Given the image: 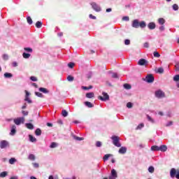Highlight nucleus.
Returning a JSON list of instances; mask_svg holds the SVG:
<instances>
[{"label":"nucleus","instance_id":"obj_41","mask_svg":"<svg viewBox=\"0 0 179 179\" xmlns=\"http://www.w3.org/2000/svg\"><path fill=\"white\" fill-rule=\"evenodd\" d=\"M153 55L155 58H160V54L157 52H154Z\"/></svg>","mask_w":179,"mask_h":179},{"label":"nucleus","instance_id":"obj_56","mask_svg":"<svg viewBox=\"0 0 179 179\" xmlns=\"http://www.w3.org/2000/svg\"><path fill=\"white\" fill-rule=\"evenodd\" d=\"M22 114L24 115H29V111L22 110Z\"/></svg>","mask_w":179,"mask_h":179},{"label":"nucleus","instance_id":"obj_37","mask_svg":"<svg viewBox=\"0 0 179 179\" xmlns=\"http://www.w3.org/2000/svg\"><path fill=\"white\" fill-rule=\"evenodd\" d=\"M148 171H149V173H155V167H153V166H150V167L148 168Z\"/></svg>","mask_w":179,"mask_h":179},{"label":"nucleus","instance_id":"obj_43","mask_svg":"<svg viewBox=\"0 0 179 179\" xmlns=\"http://www.w3.org/2000/svg\"><path fill=\"white\" fill-rule=\"evenodd\" d=\"M73 79H74V78H73V76H69L67 77V80H68L69 82H73Z\"/></svg>","mask_w":179,"mask_h":179},{"label":"nucleus","instance_id":"obj_7","mask_svg":"<svg viewBox=\"0 0 179 179\" xmlns=\"http://www.w3.org/2000/svg\"><path fill=\"white\" fill-rule=\"evenodd\" d=\"M102 94H103V96H98L99 100H101V101H106V100L110 99V96H108V93L103 92Z\"/></svg>","mask_w":179,"mask_h":179},{"label":"nucleus","instance_id":"obj_64","mask_svg":"<svg viewBox=\"0 0 179 179\" xmlns=\"http://www.w3.org/2000/svg\"><path fill=\"white\" fill-rule=\"evenodd\" d=\"M10 179H19V177H17V176H13Z\"/></svg>","mask_w":179,"mask_h":179},{"label":"nucleus","instance_id":"obj_25","mask_svg":"<svg viewBox=\"0 0 179 179\" xmlns=\"http://www.w3.org/2000/svg\"><path fill=\"white\" fill-rule=\"evenodd\" d=\"M73 139H75V141H83L85 138L83 137H78V136L76 135H72Z\"/></svg>","mask_w":179,"mask_h":179},{"label":"nucleus","instance_id":"obj_22","mask_svg":"<svg viewBox=\"0 0 179 179\" xmlns=\"http://www.w3.org/2000/svg\"><path fill=\"white\" fill-rule=\"evenodd\" d=\"M158 23L159 24H161V26H162L163 24H164V23H166V20H164V18H159Z\"/></svg>","mask_w":179,"mask_h":179},{"label":"nucleus","instance_id":"obj_36","mask_svg":"<svg viewBox=\"0 0 179 179\" xmlns=\"http://www.w3.org/2000/svg\"><path fill=\"white\" fill-rule=\"evenodd\" d=\"M124 89H126L127 90H129L132 87H131V85H129V84H124Z\"/></svg>","mask_w":179,"mask_h":179},{"label":"nucleus","instance_id":"obj_50","mask_svg":"<svg viewBox=\"0 0 179 179\" xmlns=\"http://www.w3.org/2000/svg\"><path fill=\"white\" fill-rule=\"evenodd\" d=\"M24 101H27V103H29V104H31V103H33V101L31 99H29V97H25Z\"/></svg>","mask_w":179,"mask_h":179},{"label":"nucleus","instance_id":"obj_40","mask_svg":"<svg viewBox=\"0 0 179 179\" xmlns=\"http://www.w3.org/2000/svg\"><path fill=\"white\" fill-rule=\"evenodd\" d=\"M143 127H145V124L143 123H141L137 126L136 129H142V128H143Z\"/></svg>","mask_w":179,"mask_h":179},{"label":"nucleus","instance_id":"obj_38","mask_svg":"<svg viewBox=\"0 0 179 179\" xmlns=\"http://www.w3.org/2000/svg\"><path fill=\"white\" fill-rule=\"evenodd\" d=\"M27 23L29 24H33V20H31V17H27Z\"/></svg>","mask_w":179,"mask_h":179},{"label":"nucleus","instance_id":"obj_52","mask_svg":"<svg viewBox=\"0 0 179 179\" xmlns=\"http://www.w3.org/2000/svg\"><path fill=\"white\" fill-rule=\"evenodd\" d=\"M159 30L161 31H164V30H166V27H164V25H162L159 27Z\"/></svg>","mask_w":179,"mask_h":179},{"label":"nucleus","instance_id":"obj_57","mask_svg":"<svg viewBox=\"0 0 179 179\" xmlns=\"http://www.w3.org/2000/svg\"><path fill=\"white\" fill-rule=\"evenodd\" d=\"M32 165L34 166V167L35 169H38V167H39V165L38 163H32Z\"/></svg>","mask_w":179,"mask_h":179},{"label":"nucleus","instance_id":"obj_1","mask_svg":"<svg viewBox=\"0 0 179 179\" xmlns=\"http://www.w3.org/2000/svg\"><path fill=\"white\" fill-rule=\"evenodd\" d=\"M131 27H134V29H139V27L145 29L146 27V22L145 21L139 22L138 20H134L132 21Z\"/></svg>","mask_w":179,"mask_h":179},{"label":"nucleus","instance_id":"obj_21","mask_svg":"<svg viewBox=\"0 0 179 179\" xmlns=\"http://www.w3.org/2000/svg\"><path fill=\"white\" fill-rule=\"evenodd\" d=\"M85 106L88 107V108H92L94 107V105L91 102H90V101H85Z\"/></svg>","mask_w":179,"mask_h":179},{"label":"nucleus","instance_id":"obj_35","mask_svg":"<svg viewBox=\"0 0 179 179\" xmlns=\"http://www.w3.org/2000/svg\"><path fill=\"white\" fill-rule=\"evenodd\" d=\"M57 146H58V144L57 143L53 142L50 144V148L51 149H54V148H57Z\"/></svg>","mask_w":179,"mask_h":179},{"label":"nucleus","instance_id":"obj_9","mask_svg":"<svg viewBox=\"0 0 179 179\" xmlns=\"http://www.w3.org/2000/svg\"><path fill=\"white\" fill-rule=\"evenodd\" d=\"M164 96V92L160 90L155 92V96L157 97V99H163Z\"/></svg>","mask_w":179,"mask_h":179},{"label":"nucleus","instance_id":"obj_6","mask_svg":"<svg viewBox=\"0 0 179 179\" xmlns=\"http://www.w3.org/2000/svg\"><path fill=\"white\" fill-rule=\"evenodd\" d=\"M91 6H92V9H94V10H95V12H101V8L100 7V6H99L95 2L91 3Z\"/></svg>","mask_w":179,"mask_h":179},{"label":"nucleus","instance_id":"obj_19","mask_svg":"<svg viewBox=\"0 0 179 179\" xmlns=\"http://www.w3.org/2000/svg\"><path fill=\"white\" fill-rule=\"evenodd\" d=\"M22 57L23 58H24V59H29V58L31 57V55H30V53L23 52Z\"/></svg>","mask_w":179,"mask_h":179},{"label":"nucleus","instance_id":"obj_47","mask_svg":"<svg viewBox=\"0 0 179 179\" xmlns=\"http://www.w3.org/2000/svg\"><path fill=\"white\" fill-rule=\"evenodd\" d=\"M157 72H158V73H163L164 72V69L163 68L160 67L157 69Z\"/></svg>","mask_w":179,"mask_h":179},{"label":"nucleus","instance_id":"obj_33","mask_svg":"<svg viewBox=\"0 0 179 179\" xmlns=\"http://www.w3.org/2000/svg\"><path fill=\"white\" fill-rule=\"evenodd\" d=\"M6 176H8V172L6 171H3L0 173V177H1V178H5Z\"/></svg>","mask_w":179,"mask_h":179},{"label":"nucleus","instance_id":"obj_44","mask_svg":"<svg viewBox=\"0 0 179 179\" xmlns=\"http://www.w3.org/2000/svg\"><path fill=\"white\" fill-rule=\"evenodd\" d=\"M36 96H37L38 97H44V95H43V94H41V92H35Z\"/></svg>","mask_w":179,"mask_h":179},{"label":"nucleus","instance_id":"obj_58","mask_svg":"<svg viewBox=\"0 0 179 179\" xmlns=\"http://www.w3.org/2000/svg\"><path fill=\"white\" fill-rule=\"evenodd\" d=\"M12 66H13V68H16V66H17V62H13L12 63Z\"/></svg>","mask_w":179,"mask_h":179},{"label":"nucleus","instance_id":"obj_55","mask_svg":"<svg viewBox=\"0 0 179 179\" xmlns=\"http://www.w3.org/2000/svg\"><path fill=\"white\" fill-rule=\"evenodd\" d=\"M124 44L125 45H129V44H131V41H129V39H126L124 41Z\"/></svg>","mask_w":179,"mask_h":179},{"label":"nucleus","instance_id":"obj_17","mask_svg":"<svg viewBox=\"0 0 179 179\" xmlns=\"http://www.w3.org/2000/svg\"><path fill=\"white\" fill-rule=\"evenodd\" d=\"M159 150L160 152H166L167 151V145H160L159 146Z\"/></svg>","mask_w":179,"mask_h":179},{"label":"nucleus","instance_id":"obj_20","mask_svg":"<svg viewBox=\"0 0 179 179\" xmlns=\"http://www.w3.org/2000/svg\"><path fill=\"white\" fill-rule=\"evenodd\" d=\"M25 127H27L28 129H34V125H33L31 123L25 124Z\"/></svg>","mask_w":179,"mask_h":179},{"label":"nucleus","instance_id":"obj_53","mask_svg":"<svg viewBox=\"0 0 179 179\" xmlns=\"http://www.w3.org/2000/svg\"><path fill=\"white\" fill-rule=\"evenodd\" d=\"M127 108H132V107H133L132 103H131V102L127 103Z\"/></svg>","mask_w":179,"mask_h":179},{"label":"nucleus","instance_id":"obj_42","mask_svg":"<svg viewBox=\"0 0 179 179\" xmlns=\"http://www.w3.org/2000/svg\"><path fill=\"white\" fill-rule=\"evenodd\" d=\"M173 80L174 82H179V75H176L174 77H173Z\"/></svg>","mask_w":179,"mask_h":179},{"label":"nucleus","instance_id":"obj_59","mask_svg":"<svg viewBox=\"0 0 179 179\" xmlns=\"http://www.w3.org/2000/svg\"><path fill=\"white\" fill-rule=\"evenodd\" d=\"M89 17H90V19L96 20V16H94V15H92V14H90V15H89Z\"/></svg>","mask_w":179,"mask_h":179},{"label":"nucleus","instance_id":"obj_63","mask_svg":"<svg viewBox=\"0 0 179 179\" xmlns=\"http://www.w3.org/2000/svg\"><path fill=\"white\" fill-rule=\"evenodd\" d=\"M175 71H176V72H178V71H179V65H178V64H176V69H175Z\"/></svg>","mask_w":179,"mask_h":179},{"label":"nucleus","instance_id":"obj_18","mask_svg":"<svg viewBox=\"0 0 179 179\" xmlns=\"http://www.w3.org/2000/svg\"><path fill=\"white\" fill-rule=\"evenodd\" d=\"M146 117L148 121H149V122H151V124H155V122H156V121H155V119L152 118V117H150L149 115H147Z\"/></svg>","mask_w":179,"mask_h":179},{"label":"nucleus","instance_id":"obj_8","mask_svg":"<svg viewBox=\"0 0 179 179\" xmlns=\"http://www.w3.org/2000/svg\"><path fill=\"white\" fill-rule=\"evenodd\" d=\"M13 121L15 125H20L21 124H23V122H24V117H18V118L14 119Z\"/></svg>","mask_w":179,"mask_h":179},{"label":"nucleus","instance_id":"obj_23","mask_svg":"<svg viewBox=\"0 0 179 179\" xmlns=\"http://www.w3.org/2000/svg\"><path fill=\"white\" fill-rule=\"evenodd\" d=\"M151 150H152L153 152H158L159 150V147L157 145H152L151 147Z\"/></svg>","mask_w":179,"mask_h":179},{"label":"nucleus","instance_id":"obj_11","mask_svg":"<svg viewBox=\"0 0 179 179\" xmlns=\"http://www.w3.org/2000/svg\"><path fill=\"white\" fill-rule=\"evenodd\" d=\"M176 174H177V171L176 170V169H174V168L171 169V171H170L171 178H174V177H176Z\"/></svg>","mask_w":179,"mask_h":179},{"label":"nucleus","instance_id":"obj_49","mask_svg":"<svg viewBox=\"0 0 179 179\" xmlns=\"http://www.w3.org/2000/svg\"><path fill=\"white\" fill-rule=\"evenodd\" d=\"M112 78H113L115 79H118V74H117V73H113Z\"/></svg>","mask_w":179,"mask_h":179},{"label":"nucleus","instance_id":"obj_27","mask_svg":"<svg viewBox=\"0 0 179 179\" xmlns=\"http://www.w3.org/2000/svg\"><path fill=\"white\" fill-rule=\"evenodd\" d=\"M29 138L30 142H37V138L32 136L31 134L29 135Z\"/></svg>","mask_w":179,"mask_h":179},{"label":"nucleus","instance_id":"obj_14","mask_svg":"<svg viewBox=\"0 0 179 179\" xmlns=\"http://www.w3.org/2000/svg\"><path fill=\"white\" fill-rule=\"evenodd\" d=\"M15 134H16V126L13 125L11 127V130H10V135H11V136H13Z\"/></svg>","mask_w":179,"mask_h":179},{"label":"nucleus","instance_id":"obj_45","mask_svg":"<svg viewBox=\"0 0 179 179\" xmlns=\"http://www.w3.org/2000/svg\"><path fill=\"white\" fill-rule=\"evenodd\" d=\"M122 20H124V22H129V17L124 16L122 18Z\"/></svg>","mask_w":179,"mask_h":179},{"label":"nucleus","instance_id":"obj_39","mask_svg":"<svg viewBox=\"0 0 179 179\" xmlns=\"http://www.w3.org/2000/svg\"><path fill=\"white\" fill-rule=\"evenodd\" d=\"M62 115H63V117H68V112L65 110H63L62 111Z\"/></svg>","mask_w":179,"mask_h":179},{"label":"nucleus","instance_id":"obj_62","mask_svg":"<svg viewBox=\"0 0 179 179\" xmlns=\"http://www.w3.org/2000/svg\"><path fill=\"white\" fill-rule=\"evenodd\" d=\"M176 178L179 179V171H177L176 175L175 176Z\"/></svg>","mask_w":179,"mask_h":179},{"label":"nucleus","instance_id":"obj_48","mask_svg":"<svg viewBox=\"0 0 179 179\" xmlns=\"http://www.w3.org/2000/svg\"><path fill=\"white\" fill-rule=\"evenodd\" d=\"M30 80H32V82H37V78L36 76H31Z\"/></svg>","mask_w":179,"mask_h":179},{"label":"nucleus","instance_id":"obj_28","mask_svg":"<svg viewBox=\"0 0 179 179\" xmlns=\"http://www.w3.org/2000/svg\"><path fill=\"white\" fill-rule=\"evenodd\" d=\"M24 50L26 52H29V54H31V52H33V48H24Z\"/></svg>","mask_w":179,"mask_h":179},{"label":"nucleus","instance_id":"obj_60","mask_svg":"<svg viewBox=\"0 0 179 179\" xmlns=\"http://www.w3.org/2000/svg\"><path fill=\"white\" fill-rule=\"evenodd\" d=\"M145 48H149V43L146 42L144 43Z\"/></svg>","mask_w":179,"mask_h":179},{"label":"nucleus","instance_id":"obj_16","mask_svg":"<svg viewBox=\"0 0 179 179\" xmlns=\"http://www.w3.org/2000/svg\"><path fill=\"white\" fill-rule=\"evenodd\" d=\"M109 157H113V154H106L103 156V162H107Z\"/></svg>","mask_w":179,"mask_h":179},{"label":"nucleus","instance_id":"obj_29","mask_svg":"<svg viewBox=\"0 0 179 179\" xmlns=\"http://www.w3.org/2000/svg\"><path fill=\"white\" fill-rule=\"evenodd\" d=\"M13 76V75H12V73H4V78L9 79L10 78H12Z\"/></svg>","mask_w":179,"mask_h":179},{"label":"nucleus","instance_id":"obj_34","mask_svg":"<svg viewBox=\"0 0 179 179\" xmlns=\"http://www.w3.org/2000/svg\"><path fill=\"white\" fill-rule=\"evenodd\" d=\"M2 59L3 61H8V59H9V55H8V54H3L2 55Z\"/></svg>","mask_w":179,"mask_h":179},{"label":"nucleus","instance_id":"obj_12","mask_svg":"<svg viewBox=\"0 0 179 179\" xmlns=\"http://www.w3.org/2000/svg\"><path fill=\"white\" fill-rule=\"evenodd\" d=\"M138 64L141 66H143V65H148V62L145 59H141L140 60H138Z\"/></svg>","mask_w":179,"mask_h":179},{"label":"nucleus","instance_id":"obj_3","mask_svg":"<svg viewBox=\"0 0 179 179\" xmlns=\"http://www.w3.org/2000/svg\"><path fill=\"white\" fill-rule=\"evenodd\" d=\"M10 147V144L9 141L6 140H2L0 141V148L1 149H8V148Z\"/></svg>","mask_w":179,"mask_h":179},{"label":"nucleus","instance_id":"obj_15","mask_svg":"<svg viewBox=\"0 0 179 179\" xmlns=\"http://www.w3.org/2000/svg\"><path fill=\"white\" fill-rule=\"evenodd\" d=\"M39 92H41L42 93H44L45 94L50 93V91H48L47 90V88H44V87H40Z\"/></svg>","mask_w":179,"mask_h":179},{"label":"nucleus","instance_id":"obj_46","mask_svg":"<svg viewBox=\"0 0 179 179\" xmlns=\"http://www.w3.org/2000/svg\"><path fill=\"white\" fill-rule=\"evenodd\" d=\"M68 66H69V68H71L72 69V68H73V66H75V63L70 62L68 64Z\"/></svg>","mask_w":179,"mask_h":179},{"label":"nucleus","instance_id":"obj_24","mask_svg":"<svg viewBox=\"0 0 179 179\" xmlns=\"http://www.w3.org/2000/svg\"><path fill=\"white\" fill-rule=\"evenodd\" d=\"M86 97L87 99H92V98L94 97V93H93V92H88V93H87L86 94Z\"/></svg>","mask_w":179,"mask_h":179},{"label":"nucleus","instance_id":"obj_2","mask_svg":"<svg viewBox=\"0 0 179 179\" xmlns=\"http://www.w3.org/2000/svg\"><path fill=\"white\" fill-rule=\"evenodd\" d=\"M111 139L114 146L121 148V143L120 142V137L118 136H113Z\"/></svg>","mask_w":179,"mask_h":179},{"label":"nucleus","instance_id":"obj_32","mask_svg":"<svg viewBox=\"0 0 179 179\" xmlns=\"http://www.w3.org/2000/svg\"><path fill=\"white\" fill-rule=\"evenodd\" d=\"M35 134L36 135V136H40L41 135V129H36L35 131Z\"/></svg>","mask_w":179,"mask_h":179},{"label":"nucleus","instance_id":"obj_31","mask_svg":"<svg viewBox=\"0 0 179 179\" xmlns=\"http://www.w3.org/2000/svg\"><path fill=\"white\" fill-rule=\"evenodd\" d=\"M41 26H43V23L40 21L36 22V27H37V29H41Z\"/></svg>","mask_w":179,"mask_h":179},{"label":"nucleus","instance_id":"obj_30","mask_svg":"<svg viewBox=\"0 0 179 179\" xmlns=\"http://www.w3.org/2000/svg\"><path fill=\"white\" fill-rule=\"evenodd\" d=\"M29 160L34 161L36 160V156L33 154H30L28 157Z\"/></svg>","mask_w":179,"mask_h":179},{"label":"nucleus","instance_id":"obj_10","mask_svg":"<svg viewBox=\"0 0 179 179\" xmlns=\"http://www.w3.org/2000/svg\"><path fill=\"white\" fill-rule=\"evenodd\" d=\"M127 147H120V148L119 149L118 153H120V155H125V153H127Z\"/></svg>","mask_w":179,"mask_h":179},{"label":"nucleus","instance_id":"obj_61","mask_svg":"<svg viewBox=\"0 0 179 179\" xmlns=\"http://www.w3.org/2000/svg\"><path fill=\"white\" fill-rule=\"evenodd\" d=\"M171 125H173V122H169L166 124V127H170Z\"/></svg>","mask_w":179,"mask_h":179},{"label":"nucleus","instance_id":"obj_4","mask_svg":"<svg viewBox=\"0 0 179 179\" xmlns=\"http://www.w3.org/2000/svg\"><path fill=\"white\" fill-rule=\"evenodd\" d=\"M144 80L147 82V83H153V82H155V77H153L152 74H148Z\"/></svg>","mask_w":179,"mask_h":179},{"label":"nucleus","instance_id":"obj_54","mask_svg":"<svg viewBox=\"0 0 179 179\" xmlns=\"http://www.w3.org/2000/svg\"><path fill=\"white\" fill-rule=\"evenodd\" d=\"M101 141H96V148H101Z\"/></svg>","mask_w":179,"mask_h":179},{"label":"nucleus","instance_id":"obj_13","mask_svg":"<svg viewBox=\"0 0 179 179\" xmlns=\"http://www.w3.org/2000/svg\"><path fill=\"white\" fill-rule=\"evenodd\" d=\"M148 27L150 30H155V29H156V24L155 22H150L148 24Z\"/></svg>","mask_w":179,"mask_h":179},{"label":"nucleus","instance_id":"obj_26","mask_svg":"<svg viewBox=\"0 0 179 179\" xmlns=\"http://www.w3.org/2000/svg\"><path fill=\"white\" fill-rule=\"evenodd\" d=\"M8 162H9L10 164H15V163H16V162H17V160L15 157H12L9 159Z\"/></svg>","mask_w":179,"mask_h":179},{"label":"nucleus","instance_id":"obj_5","mask_svg":"<svg viewBox=\"0 0 179 179\" xmlns=\"http://www.w3.org/2000/svg\"><path fill=\"white\" fill-rule=\"evenodd\" d=\"M118 177V173L115 169H112L110 171V175L108 177V179H117Z\"/></svg>","mask_w":179,"mask_h":179},{"label":"nucleus","instance_id":"obj_51","mask_svg":"<svg viewBox=\"0 0 179 179\" xmlns=\"http://www.w3.org/2000/svg\"><path fill=\"white\" fill-rule=\"evenodd\" d=\"M172 8H173V9L174 10H178V5H177V4H173V5L172 6Z\"/></svg>","mask_w":179,"mask_h":179}]
</instances>
